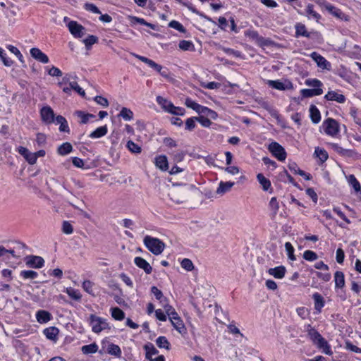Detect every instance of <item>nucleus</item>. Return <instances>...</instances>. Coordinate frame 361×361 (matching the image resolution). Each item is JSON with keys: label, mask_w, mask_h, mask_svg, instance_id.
<instances>
[{"label": "nucleus", "mask_w": 361, "mask_h": 361, "mask_svg": "<svg viewBox=\"0 0 361 361\" xmlns=\"http://www.w3.org/2000/svg\"><path fill=\"white\" fill-rule=\"evenodd\" d=\"M314 154L320 159L322 162H324L328 159V153L324 149L319 147L315 148Z\"/></svg>", "instance_id": "de8ad7c7"}, {"label": "nucleus", "mask_w": 361, "mask_h": 361, "mask_svg": "<svg viewBox=\"0 0 361 361\" xmlns=\"http://www.w3.org/2000/svg\"><path fill=\"white\" fill-rule=\"evenodd\" d=\"M180 264H181L182 268L185 269L188 271H190L194 269V265H193L192 262L188 258L183 259L182 260Z\"/></svg>", "instance_id": "4d7b16f0"}, {"label": "nucleus", "mask_w": 361, "mask_h": 361, "mask_svg": "<svg viewBox=\"0 0 361 361\" xmlns=\"http://www.w3.org/2000/svg\"><path fill=\"white\" fill-rule=\"evenodd\" d=\"M234 185L233 182L228 181V182H223L221 181L219 183V185L216 190V193L219 195H223L231 189V188Z\"/></svg>", "instance_id": "5701e85b"}, {"label": "nucleus", "mask_w": 361, "mask_h": 361, "mask_svg": "<svg viewBox=\"0 0 361 361\" xmlns=\"http://www.w3.org/2000/svg\"><path fill=\"white\" fill-rule=\"evenodd\" d=\"M20 275L24 279H35L38 276L37 272L32 270L21 271Z\"/></svg>", "instance_id": "79ce46f5"}, {"label": "nucleus", "mask_w": 361, "mask_h": 361, "mask_svg": "<svg viewBox=\"0 0 361 361\" xmlns=\"http://www.w3.org/2000/svg\"><path fill=\"white\" fill-rule=\"evenodd\" d=\"M269 207L272 211V216L274 217L276 215L279 209V202H277L276 197H271L269 202Z\"/></svg>", "instance_id": "603ef678"}, {"label": "nucleus", "mask_w": 361, "mask_h": 361, "mask_svg": "<svg viewBox=\"0 0 361 361\" xmlns=\"http://www.w3.org/2000/svg\"><path fill=\"white\" fill-rule=\"evenodd\" d=\"M268 149L279 161H284L286 158L285 149L278 142H272L269 144Z\"/></svg>", "instance_id": "39448f33"}, {"label": "nucleus", "mask_w": 361, "mask_h": 361, "mask_svg": "<svg viewBox=\"0 0 361 361\" xmlns=\"http://www.w3.org/2000/svg\"><path fill=\"white\" fill-rule=\"evenodd\" d=\"M88 322L92 327V331L96 334H99L103 330L110 329L106 319L93 314L90 315Z\"/></svg>", "instance_id": "7ed1b4c3"}, {"label": "nucleus", "mask_w": 361, "mask_h": 361, "mask_svg": "<svg viewBox=\"0 0 361 361\" xmlns=\"http://www.w3.org/2000/svg\"><path fill=\"white\" fill-rule=\"evenodd\" d=\"M324 98L326 100L336 101L340 104H343L345 102V97L343 94H339L335 91L328 92L327 94L324 96Z\"/></svg>", "instance_id": "f3484780"}, {"label": "nucleus", "mask_w": 361, "mask_h": 361, "mask_svg": "<svg viewBox=\"0 0 361 361\" xmlns=\"http://www.w3.org/2000/svg\"><path fill=\"white\" fill-rule=\"evenodd\" d=\"M98 42V37L94 35H90L88 37L83 40V43L85 45V47L87 49H90L91 47L94 44L97 43Z\"/></svg>", "instance_id": "49530a36"}, {"label": "nucleus", "mask_w": 361, "mask_h": 361, "mask_svg": "<svg viewBox=\"0 0 361 361\" xmlns=\"http://www.w3.org/2000/svg\"><path fill=\"white\" fill-rule=\"evenodd\" d=\"M257 179L262 187L264 191H268L271 187L270 180L267 178L262 173H258L257 175Z\"/></svg>", "instance_id": "7c9ffc66"}, {"label": "nucleus", "mask_w": 361, "mask_h": 361, "mask_svg": "<svg viewBox=\"0 0 361 361\" xmlns=\"http://www.w3.org/2000/svg\"><path fill=\"white\" fill-rule=\"evenodd\" d=\"M202 115L206 116L207 117H209L213 120H216L218 117V114L215 111L210 109L207 106H205Z\"/></svg>", "instance_id": "052dcab7"}, {"label": "nucleus", "mask_w": 361, "mask_h": 361, "mask_svg": "<svg viewBox=\"0 0 361 361\" xmlns=\"http://www.w3.org/2000/svg\"><path fill=\"white\" fill-rule=\"evenodd\" d=\"M310 118L314 123H318L321 120V114L319 109L314 105L310 107Z\"/></svg>", "instance_id": "2f4dec72"}, {"label": "nucleus", "mask_w": 361, "mask_h": 361, "mask_svg": "<svg viewBox=\"0 0 361 361\" xmlns=\"http://www.w3.org/2000/svg\"><path fill=\"white\" fill-rule=\"evenodd\" d=\"M285 249L287 252L288 257L289 259L294 261L295 260V256L294 255V247L290 242L285 243Z\"/></svg>", "instance_id": "3c124183"}, {"label": "nucleus", "mask_w": 361, "mask_h": 361, "mask_svg": "<svg viewBox=\"0 0 361 361\" xmlns=\"http://www.w3.org/2000/svg\"><path fill=\"white\" fill-rule=\"evenodd\" d=\"M187 107L195 111L197 114L202 115L205 106H202L190 98H187L185 102Z\"/></svg>", "instance_id": "aec40b11"}, {"label": "nucleus", "mask_w": 361, "mask_h": 361, "mask_svg": "<svg viewBox=\"0 0 361 361\" xmlns=\"http://www.w3.org/2000/svg\"><path fill=\"white\" fill-rule=\"evenodd\" d=\"M156 343L159 348L170 349V343L165 336H159L156 340Z\"/></svg>", "instance_id": "a19ab883"}, {"label": "nucleus", "mask_w": 361, "mask_h": 361, "mask_svg": "<svg viewBox=\"0 0 361 361\" xmlns=\"http://www.w3.org/2000/svg\"><path fill=\"white\" fill-rule=\"evenodd\" d=\"M166 111L173 115L183 116L185 114V109L183 108L175 106L171 102L169 104Z\"/></svg>", "instance_id": "e433bc0d"}, {"label": "nucleus", "mask_w": 361, "mask_h": 361, "mask_svg": "<svg viewBox=\"0 0 361 361\" xmlns=\"http://www.w3.org/2000/svg\"><path fill=\"white\" fill-rule=\"evenodd\" d=\"M73 150V147L69 142H64L57 149V153L59 155L65 156L71 153Z\"/></svg>", "instance_id": "72a5a7b5"}, {"label": "nucleus", "mask_w": 361, "mask_h": 361, "mask_svg": "<svg viewBox=\"0 0 361 361\" xmlns=\"http://www.w3.org/2000/svg\"><path fill=\"white\" fill-rule=\"evenodd\" d=\"M151 292L155 296L156 299L159 300L160 303L167 301V299L164 296L162 292L156 286H152L151 288Z\"/></svg>", "instance_id": "37998d69"}, {"label": "nucleus", "mask_w": 361, "mask_h": 361, "mask_svg": "<svg viewBox=\"0 0 361 361\" xmlns=\"http://www.w3.org/2000/svg\"><path fill=\"white\" fill-rule=\"evenodd\" d=\"M55 121L57 124L60 125L59 130L61 132L69 133L70 129L68 125V122L63 116L61 115L57 116L55 118Z\"/></svg>", "instance_id": "bb28decb"}, {"label": "nucleus", "mask_w": 361, "mask_h": 361, "mask_svg": "<svg viewBox=\"0 0 361 361\" xmlns=\"http://www.w3.org/2000/svg\"><path fill=\"white\" fill-rule=\"evenodd\" d=\"M328 11L332 16H334V17H336L337 18H339V19H341V20H348L347 16L345 15V13H343L341 9L335 7L332 4L329 6Z\"/></svg>", "instance_id": "a878e982"}, {"label": "nucleus", "mask_w": 361, "mask_h": 361, "mask_svg": "<svg viewBox=\"0 0 361 361\" xmlns=\"http://www.w3.org/2000/svg\"><path fill=\"white\" fill-rule=\"evenodd\" d=\"M40 114L42 120L47 124L52 123L55 121L54 111L50 106H44L40 111Z\"/></svg>", "instance_id": "f8f14e48"}, {"label": "nucleus", "mask_w": 361, "mask_h": 361, "mask_svg": "<svg viewBox=\"0 0 361 361\" xmlns=\"http://www.w3.org/2000/svg\"><path fill=\"white\" fill-rule=\"evenodd\" d=\"M307 334L310 338L316 343L319 348H322L324 352L326 355H331L332 351L330 349V346L328 344L327 341L321 336V334L314 328H312L310 324L307 326Z\"/></svg>", "instance_id": "f257e3e1"}, {"label": "nucleus", "mask_w": 361, "mask_h": 361, "mask_svg": "<svg viewBox=\"0 0 361 361\" xmlns=\"http://www.w3.org/2000/svg\"><path fill=\"white\" fill-rule=\"evenodd\" d=\"M66 293L73 300H79L81 299L82 295L78 290L74 289L71 287L67 288Z\"/></svg>", "instance_id": "c03bdc74"}, {"label": "nucleus", "mask_w": 361, "mask_h": 361, "mask_svg": "<svg viewBox=\"0 0 361 361\" xmlns=\"http://www.w3.org/2000/svg\"><path fill=\"white\" fill-rule=\"evenodd\" d=\"M303 258L307 261H314L317 259L318 256L316 252L312 250H306L303 253Z\"/></svg>", "instance_id": "6e6d98bb"}, {"label": "nucleus", "mask_w": 361, "mask_h": 361, "mask_svg": "<svg viewBox=\"0 0 361 361\" xmlns=\"http://www.w3.org/2000/svg\"><path fill=\"white\" fill-rule=\"evenodd\" d=\"M323 127L324 132L331 136L336 135L339 131L338 123L334 118H329L325 120L323 123Z\"/></svg>", "instance_id": "0eeeda50"}, {"label": "nucleus", "mask_w": 361, "mask_h": 361, "mask_svg": "<svg viewBox=\"0 0 361 361\" xmlns=\"http://www.w3.org/2000/svg\"><path fill=\"white\" fill-rule=\"evenodd\" d=\"M108 129L106 126H103L97 128L95 130L92 132L89 137L91 138H100L107 133Z\"/></svg>", "instance_id": "473e14b6"}, {"label": "nucleus", "mask_w": 361, "mask_h": 361, "mask_svg": "<svg viewBox=\"0 0 361 361\" xmlns=\"http://www.w3.org/2000/svg\"><path fill=\"white\" fill-rule=\"evenodd\" d=\"M68 27L70 32L75 38L82 37L85 32V28L76 21L71 20L68 23Z\"/></svg>", "instance_id": "6e6552de"}, {"label": "nucleus", "mask_w": 361, "mask_h": 361, "mask_svg": "<svg viewBox=\"0 0 361 361\" xmlns=\"http://www.w3.org/2000/svg\"><path fill=\"white\" fill-rule=\"evenodd\" d=\"M98 346L96 343L86 345L82 347V351L84 354L94 353L97 351Z\"/></svg>", "instance_id": "09e8293b"}, {"label": "nucleus", "mask_w": 361, "mask_h": 361, "mask_svg": "<svg viewBox=\"0 0 361 361\" xmlns=\"http://www.w3.org/2000/svg\"><path fill=\"white\" fill-rule=\"evenodd\" d=\"M178 47L183 51L194 50V44L190 41L181 40L179 42Z\"/></svg>", "instance_id": "8fccbe9b"}, {"label": "nucleus", "mask_w": 361, "mask_h": 361, "mask_svg": "<svg viewBox=\"0 0 361 361\" xmlns=\"http://www.w3.org/2000/svg\"><path fill=\"white\" fill-rule=\"evenodd\" d=\"M155 165L161 171H167L169 169L167 157L165 155H159L155 158Z\"/></svg>", "instance_id": "412c9836"}, {"label": "nucleus", "mask_w": 361, "mask_h": 361, "mask_svg": "<svg viewBox=\"0 0 361 361\" xmlns=\"http://www.w3.org/2000/svg\"><path fill=\"white\" fill-rule=\"evenodd\" d=\"M25 265L29 268L40 269L44 265V260L40 256L27 255L24 258Z\"/></svg>", "instance_id": "423d86ee"}, {"label": "nucleus", "mask_w": 361, "mask_h": 361, "mask_svg": "<svg viewBox=\"0 0 361 361\" xmlns=\"http://www.w3.org/2000/svg\"><path fill=\"white\" fill-rule=\"evenodd\" d=\"M126 147L133 153L139 154L141 152V147L132 140L127 142Z\"/></svg>", "instance_id": "864d4df0"}, {"label": "nucleus", "mask_w": 361, "mask_h": 361, "mask_svg": "<svg viewBox=\"0 0 361 361\" xmlns=\"http://www.w3.org/2000/svg\"><path fill=\"white\" fill-rule=\"evenodd\" d=\"M51 314L45 310H39L36 314V318L40 324L48 322L51 319Z\"/></svg>", "instance_id": "b1692460"}, {"label": "nucleus", "mask_w": 361, "mask_h": 361, "mask_svg": "<svg viewBox=\"0 0 361 361\" xmlns=\"http://www.w3.org/2000/svg\"><path fill=\"white\" fill-rule=\"evenodd\" d=\"M107 353L110 355H115L117 357L121 356V350L120 347L116 344L110 343L107 348Z\"/></svg>", "instance_id": "c9c22d12"}, {"label": "nucleus", "mask_w": 361, "mask_h": 361, "mask_svg": "<svg viewBox=\"0 0 361 361\" xmlns=\"http://www.w3.org/2000/svg\"><path fill=\"white\" fill-rule=\"evenodd\" d=\"M125 121H130L133 118V112L126 107H123L118 114Z\"/></svg>", "instance_id": "58836bf2"}, {"label": "nucleus", "mask_w": 361, "mask_h": 361, "mask_svg": "<svg viewBox=\"0 0 361 361\" xmlns=\"http://www.w3.org/2000/svg\"><path fill=\"white\" fill-rule=\"evenodd\" d=\"M144 349L146 351L145 357L147 360H151L152 355H157L159 351L151 343H149L144 346Z\"/></svg>", "instance_id": "c756f323"}, {"label": "nucleus", "mask_w": 361, "mask_h": 361, "mask_svg": "<svg viewBox=\"0 0 361 361\" xmlns=\"http://www.w3.org/2000/svg\"><path fill=\"white\" fill-rule=\"evenodd\" d=\"M305 84L308 86L314 87L315 88H320V87L322 85V82L317 79L306 80Z\"/></svg>", "instance_id": "774afa93"}, {"label": "nucleus", "mask_w": 361, "mask_h": 361, "mask_svg": "<svg viewBox=\"0 0 361 361\" xmlns=\"http://www.w3.org/2000/svg\"><path fill=\"white\" fill-rule=\"evenodd\" d=\"M0 58L6 66H11L13 64V61L6 56L4 50L0 47Z\"/></svg>", "instance_id": "13d9d810"}, {"label": "nucleus", "mask_w": 361, "mask_h": 361, "mask_svg": "<svg viewBox=\"0 0 361 361\" xmlns=\"http://www.w3.org/2000/svg\"><path fill=\"white\" fill-rule=\"evenodd\" d=\"M335 287L342 288L345 286L344 274L342 271H337L334 274Z\"/></svg>", "instance_id": "cd10ccee"}, {"label": "nucleus", "mask_w": 361, "mask_h": 361, "mask_svg": "<svg viewBox=\"0 0 361 361\" xmlns=\"http://www.w3.org/2000/svg\"><path fill=\"white\" fill-rule=\"evenodd\" d=\"M295 36H302L305 37H310V34L307 31L306 27L304 24L301 23H298L295 25Z\"/></svg>", "instance_id": "c85d7f7f"}, {"label": "nucleus", "mask_w": 361, "mask_h": 361, "mask_svg": "<svg viewBox=\"0 0 361 361\" xmlns=\"http://www.w3.org/2000/svg\"><path fill=\"white\" fill-rule=\"evenodd\" d=\"M197 121L206 128H209L212 124L210 119L204 116V115L197 117Z\"/></svg>", "instance_id": "e2e57ef3"}, {"label": "nucleus", "mask_w": 361, "mask_h": 361, "mask_svg": "<svg viewBox=\"0 0 361 361\" xmlns=\"http://www.w3.org/2000/svg\"><path fill=\"white\" fill-rule=\"evenodd\" d=\"M111 316L116 320L121 321L125 318L124 312L118 307H113L111 309Z\"/></svg>", "instance_id": "4c0bfd02"}, {"label": "nucleus", "mask_w": 361, "mask_h": 361, "mask_svg": "<svg viewBox=\"0 0 361 361\" xmlns=\"http://www.w3.org/2000/svg\"><path fill=\"white\" fill-rule=\"evenodd\" d=\"M130 20L133 23H139L140 25L147 26L152 30L155 29V25L154 24L147 22L144 18L136 16H130Z\"/></svg>", "instance_id": "ea45409f"}, {"label": "nucleus", "mask_w": 361, "mask_h": 361, "mask_svg": "<svg viewBox=\"0 0 361 361\" xmlns=\"http://www.w3.org/2000/svg\"><path fill=\"white\" fill-rule=\"evenodd\" d=\"M312 298L314 302V309L315 310L320 313L322 309L324 307L325 301L324 298L319 293H315L312 295Z\"/></svg>", "instance_id": "6ab92c4d"}, {"label": "nucleus", "mask_w": 361, "mask_h": 361, "mask_svg": "<svg viewBox=\"0 0 361 361\" xmlns=\"http://www.w3.org/2000/svg\"><path fill=\"white\" fill-rule=\"evenodd\" d=\"M267 84L269 87L279 90H286L293 89V84L291 82L286 80L285 82L279 80H268Z\"/></svg>", "instance_id": "9b49d317"}, {"label": "nucleus", "mask_w": 361, "mask_h": 361, "mask_svg": "<svg viewBox=\"0 0 361 361\" xmlns=\"http://www.w3.org/2000/svg\"><path fill=\"white\" fill-rule=\"evenodd\" d=\"M322 93L323 90L321 88L302 89L300 91L302 97L305 98L321 95Z\"/></svg>", "instance_id": "4be33fe9"}, {"label": "nucleus", "mask_w": 361, "mask_h": 361, "mask_svg": "<svg viewBox=\"0 0 361 361\" xmlns=\"http://www.w3.org/2000/svg\"><path fill=\"white\" fill-rule=\"evenodd\" d=\"M268 274L273 276L275 279H281L284 277L286 269L284 266H279L268 269Z\"/></svg>", "instance_id": "dca6fc26"}, {"label": "nucleus", "mask_w": 361, "mask_h": 361, "mask_svg": "<svg viewBox=\"0 0 361 361\" xmlns=\"http://www.w3.org/2000/svg\"><path fill=\"white\" fill-rule=\"evenodd\" d=\"M298 13L305 16L308 18V19L314 20L317 22H318L322 18L321 15L314 10V5L311 4H309L306 6V8L303 13L298 11Z\"/></svg>", "instance_id": "9d476101"}, {"label": "nucleus", "mask_w": 361, "mask_h": 361, "mask_svg": "<svg viewBox=\"0 0 361 361\" xmlns=\"http://www.w3.org/2000/svg\"><path fill=\"white\" fill-rule=\"evenodd\" d=\"M44 334L48 339L55 341L57 338L59 329L56 327H49L44 330Z\"/></svg>", "instance_id": "f704fd0d"}, {"label": "nucleus", "mask_w": 361, "mask_h": 361, "mask_svg": "<svg viewBox=\"0 0 361 361\" xmlns=\"http://www.w3.org/2000/svg\"><path fill=\"white\" fill-rule=\"evenodd\" d=\"M134 262L137 267L143 269L146 274H149L152 273V267L145 259L140 257H136L134 259Z\"/></svg>", "instance_id": "2eb2a0df"}, {"label": "nucleus", "mask_w": 361, "mask_h": 361, "mask_svg": "<svg viewBox=\"0 0 361 361\" xmlns=\"http://www.w3.org/2000/svg\"><path fill=\"white\" fill-rule=\"evenodd\" d=\"M69 85L71 87V89L77 92L80 96L84 97L85 94V90L81 88L79 85L75 82H69Z\"/></svg>", "instance_id": "680f3d73"}, {"label": "nucleus", "mask_w": 361, "mask_h": 361, "mask_svg": "<svg viewBox=\"0 0 361 361\" xmlns=\"http://www.w3.org/2000/svg\"><path fill=\"white\" fill-rule=\"evenodd\" d=\"M17 151L30 164L33 165L36 163L35 154L30 152L26 147L20 146L18 147Z\"/></svg>", "instance_id": "ddd939ff"}, {"label": "nucleus", "mask_w": 361, "mask_h": 361, "mask_svg": "<svg viewBox=\"0 0 361 361\" xmlns=\"http://www.w3.org/2000/svg\"><path fill=\"white\" fill-rule=\"evenodd\" d=\"M62 231L66 234H71L73 232V226L67 221H63Z\"/></svg>", "instance_id": "338daca9"}, {"label": "nucleus", "mask_w": 361, "mask_h": 361, "mask_svg": "<svg viewBox=\"0 0 361 361\" xmlns=\"http://www.w3.org/2000/svg\"><path fill=\"white\" fill-rule=\"evenodd\" d=\"M195 121H197V117L188 118L185 121V130H189V131L193 130L195 129V128L196 127Z\"/></svg>", "instance_id": "5fc2aeb1"}, {"label": "nucleus", "mask_w": 361, "mask_h": 361, "mask_svg": "<svg viewBox=\"0 0 361 361\" xmlns=\"http://www.w3.org/2000/svg\"><path fill=\"white\" fill-rule=\"evenodd\" d=\"M331 145L332 149L341 156L352 157L356 154L354 150L344 149L338 144L332 143Z\"/></svg>", "instance_id": "a211bd4d"}, {"label": "nucleus", "mask_w": 361, "mask_h": 361, "mask_svg": "<svg viewBox=\"0 0 361 361\" xmlns=\"http://www.w3.org/2000/svg\"><path fill=\"white\" fill-rule=\"evenodd\" d=\"M169 195L172 201L176 203H182L188 197V190L186 185H184L181 188L174 187L171 190Z\"/></svg>", "instance_id": "20e7f679"}, {"label": "nucleus", "mask_w": 361, "mask_h": 361, "mask_svg": "<svg viewBox=\"0 0 361 361\" xmlns=\"http://www.w3.org/2000/svg\"><path fill=\"white\" fill-rule=\"evenodd\" d=\"M169 27L178 30L180 32L185 33L186 32L185 28L183 25L176 20H172L169 24Z\"/></svg>", "instance_id": "bf43d9fd"}, {"label": "nucleus", "mask_w": 361, "mask_h": 361, "mask_svg": "<svg viewBox=\"0 0 361 361\" xmlns=\"http://www.w3.org/2000/svg\"><path fill=\"white\" fill-rule=\"evenodd\" d=\"M310 56L317 63V66L319 68L329 71L331 69V66L330 62H329L324 56H322L317 52H312L310 54Z\"/></svg>", "instance_id": "1a4fd4ad"}, {"label": "nucleus", "mask_w": 361, "mask_h": 361, "mask_svg": "<svg viewBox=\"0 0 361 361\" xmlns=\"http://www.w3.org/2000/svg\"><path fill=\"white\" fill-rule=\"evenodd\" d=\"M157 103L161 106V107L166 111L169 104H171V102L168 101L166 99L162 97L161 96L157 97Z\"/></svg>", "instance_id": "0e129e2a"}, {"label": "nucleus", "mask_w": 361, "mask_h": 361, "mask_svg": "<svg viewBox=\"0 0 361 361\" xmlns=\"http://www.w3.org/2000/svg\"><path fill=\"white\" fill-rule=\"evenodd\" d=\"M75 114L81 119L80 123L85 124L88 122L90 118H94L95 116L91 114H85L82 111H75Z\"/></svg>", "instance_id": "a18cd8bd"}, {"label": "nucleus", "mask_w": 361, "mask_h": 361, "mask_svg": "<svg viewBox=\"0 0 361 361\" xmlns=\"http://www.w3.org/2000/svg\"><path fill=\"white\" fill-rule=\"evenodd\" d=\"M171 324L182 335L185 334L187 332L185 324L180 317L176 318V319L172 320Z\"/></svg>", "instance_id": "393cba45"}, {"label": "nucleus", "mask_w": 361, "mask_h": 361, "mask_svg": "<svg viewBox=\"0 0 361 361\" xmlns=\"http://www.w3.org/2000/svg\"><path fill=\"white\" fill-rule=\"evenodd\" d=\"M82 288L85 291L88 293L89 294L94 295L92 287H93V283L91 282L89 280H86L82 283Z\"/></svg>", "instance_id": "69168bd1"}, {"label": "nucleus", "mask_w": 361, "mask_h": 361, "mask_svg": "<svg viewBox=\"0 0 361 361\" xmlns=\"http://www.w3.org/2000/svg\"><path fill=\"white\" fill-rule=\"evenodd\" d=\"M146 247L154 255H160L165 248V244L161 240L150 235H146L143 240Z\"/></svg>", "instance_id": "f03ea898"}, {"label": "nucleus", "mask_w": 361, "mask_h": 361, "mask_svg": "<svg viewBox=\"0 0 361 361\" xmlns=\"http://www.w3.org/2000/svg\"><path fill=\"white\" fill-rule=\"evenodd\" d=\"M30 54L35 60L41 63H47L49 61L48 56L38 48H32Z\"/></svg>", "instance_id": "4468645a"}]
</instances>
